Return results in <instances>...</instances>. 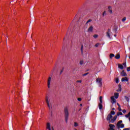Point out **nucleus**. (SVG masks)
<instances>
[{"label": "nucleus", "instance_id": "nucleus-55", "mask_svg": "<svg viewBox=\"0 0 130 130\" xmlns=\"http://www.w3.org/2000/svg\"><path fill=\"white\" fill-rule=\"evenodd\" d=\"M74 29H76V26H74Z\"/></svg>", "mask_w": 130, "mask_h": 130}, {"label": "nucleus", "instance_id": "nucleus-21", "mask_svg": "<svg viewBox=\"0 0 130 130\" xmlns=\"http://www.w3.org/2000/svg\"><path fill=\"white\" fill-rule=\"evenodd\" d=\"M81 54H84V46L83 45H81Z\"/></svg>", "mask_w": 130, "mask_h": 130}, {"label": "nucleus", "instance_id": "nucleus-52", "mask_svg": "<svg viewBox=\"0 0 130 130\" xmlns=\"http://www.w3.org/2000/svg\"><path fill=\"white\" fill-rule=\"evenodd\" d=\"M64 40H66V38H63V42H64Z\"/></svg>", "mask_w": 130, "mask_h": 130}, {"label": "nucleus", "instance_id": "nucleus-2", "mask_svg": "<svg viewBox=\"0 0 130 130\" xmlns=\"http://www.w3.org/2000/svg\"><path fill=\"white\" fill-rule=\"evenodd\" d=\"M96 82L100 88H102V78H98L96 80Z\"/></svg>", "mask_w": 130, "mask_h": 130}, {"label": "nucleus", "instance_id": "nucleus-29", "mask_svg": "<svg viewBox=\"0 0 130 130\" xmlns=\"http://www.w3.org/2000/svg\"><path fill=\"white\" fill-rule=\"evenodd\" d=\"M125 117H126L127 118H128V117H130V111L129 112V113H128V114L125 115Z\"/></svg>", "mask_w": 130, "mask_h": 130}, {"label": "nucleus", "instance_id": "nucleus-49", "mask_svg": "<svg viewBox=\"0 0 130 130\" xmlns=\"http://www.w3.org/2000/svg\"><path fill=\"white\" fill-rule=\"evenodd\" d=\"M117 105H118V107L120 108V105H119L118 103H117Z\"/></svg>", "mask_w": 130, "mask_h": 130}, {"label": "nucleus", "instance_id": "nucleus-57", "mask_svg": "<svg viewBox=\"0 0 130 130\" xmlns=\"http://www.w3.org/2000/svg\"><path fill=\"white\" fill-rule=\"evenodd\" d=\"M126 57H127V55H126Z\"/></svg>", "mask_w": 130, "mask_h": 130}, {"label": "nucleus", "instance_id": "nucleus-20", "mask_svg": "<svg viewBox=\"0 0 130 130\" xmlns=\"http://www.w3.org/2000/svg\"><path fill=\"white\" fill-rule=\"evenodd\" d=\"M114 96H115V98L116 99H117V98H118V96H119V93L116 92L114 93Z\"/></svg>", "mask_w": 130, "mask_h": 130}, {"label": "nucleus", "instance_id": "nucleus-25", "mask_svg": "<svg viewBox=\"0 0 130 130\" xmlns=\"http://www.w3.org/2000/svg\"><path fill=\"white\" fill-rule=\"evenodd\" d=\"M124 127V124H120L119 128H123Z\"/></svg>", "mask_w": 130, "mask_h": 130}, {"label": "nucleus", "instance_id": "nucleus-24", "mask_svg": "<svg viewBox=\"0 0 130 130\" xmlns=\"http://www.w3.org/2000/svg\"><path fill=\"white\" fill-rule=\"evenodd\" d=\"M101 103V104L103 103V101H102V96H100V103Z\"/></svg>", "mask_w": 130, "mask_h": 130}, {"label": "nucleus", "instance_id": "nucleus-39", "mask_svg": "<svg viewBox=\"0 0 130 130\" xmlns=\"http://www.w3.org/2000/svg\"><path fill=\"white\" fill-rule=\"evenodd\" d=\"M118 110L119 111H122V110L121 109V108H120H120L119 107H118Z\"/></svg>", "mask_w": 130, "mask_h": 130}, {"label": "nucleus", "instance_id": "nucleus-38", "mask_svg": "<svg viewBox=\"0 0 130 130\" xmlns=\"http://www.w3.org/2000/svg\"><path fill=\"white\" fill-rule=\"evenodd\" d=\"M94 38L96 39L98 38V35H94L93 36Z\"/></svg>", "mask_w": 130, "mask_h": 130}, {"label": "nucleus", "instance_id": "nucleus-9", "mask_svg": "<svg viewBox=\"0 0 130 130\" xmlns=\"http://www.w3.org/2000/svg\"><path fill=\"white\" fill-rule=\"evenodd\" d=\"M109 126L110 127V130H115L114 129V127H115V125L112 124H110L109 125Z\"/></svg>", "mask_w": 130, "mask_h": 130}, {"label": "nucleus", "instance_id": "nucleus-36", "mask_svg": "<svg viewBox=\"0 0 130 130\" xmlns=\"http://www.w3.org/2000/svg\"><path fill=\"white\" fill-rule=\"evenodd\" d=\"M63 70H64V68H63L62 70H61L60 72V75H61V74H62V72H63Z\"/></svg>", "mask_w": 130, "mask_h": 130}, {"label": "nucleus", "instance_id": "nucleus-43", "mask_svg": "<svg viewBox=\"0 0 130 130\" xmlns=\"http://www.w3.org/2000/svg\"><path fill=\"white\" fill-rule=\"evenodd\" d=\"M123 130H130V128L129 127H128V128H125Z\"/></svg>", "mask_w": 130, "mask_h": 130}, {"label": "nucleus", "instance_id": "nucleus-44", "mask_svg": "<svg viewBox=\"0 0 130 130\" xmlns=\"http://www.w3.org/2000/svg\"><path fill=\"white\" fill-rule=\"evenodd\" d=\"M77 17H78V15H76L75 17H74V21H75V20H76L77 19Z\"/></svg>", "mask_w": 130, "mask_h": 130}, {"label": "nucleus", "instance_id": "nucleus-8", "mask_svg": "<svg viewBox=\"0 0 130 130\" xmlns=\"http://www.w3.org/2000/svg\"><path fill=\"white\" fill-rule=\"evenodd\" d=\"M112 118V115L109 114L107 117V120L110 121V119Z\"/></svg>", "mask_w": 130, "mask_h": 130}, {"label": "nucleus", "instance_id": "nucleus-32", "mask_svg": "<svg viewBox=\"0 0 130 130\" xmlns=\"http://www.w3.org/2000/svg\"><path fill=\"white\" fill-rule=\"evenodd\" d=\"M115 82L117 84H118V83L119 82V79L118 78H117L116 79Z\"/></svg>", "mask_w": 130, "mask_h": 130}, {"label": "nucleus", "instance_id": "nucleus-58", "mask_svg": "<svg viewBox=\"0 0 130 130\" xmlns=\"http://www.w3.org/2000/svg\"><path fill=\"white\" fill-rule=\"evenodd\" d=\"M62 49H63V47H62Z\"/></svg>", "mask_w": 130, "mask_h": 130}, {"label": "nucleus", "instance_id": "nucleus-1", "mask_svg": "<svg viewBox=\"0 0 130 130\" xmlns=\"http://www.w3.org/2000/svg\"><path fill=\"white\" fill-rule=\"evenodd\" d=\"M64 118L66 122H68V120H69V108L68 107H66L64 108Z\"/></svg>", "mask_w": 130, "mask_h": 130}, {"label": "nucleus", "instance_id": "nucleus-6", "mask_svg": "<svg viewBox=\"0 0 130 130\" xmlns=\"http://www.w3.org/2000/svg\"><path fill=\"white\" fill-rule=\"evenodd\" d=\"M118 29V27L116 25H114L113 28L112 29V31L114 33H117V29Z\"/></svg>", "mask_w": 130, "mask_h": 130}, {"label": "nucleus", "instance_id": "nucleus-27", "mask_svg": "<svg viewBox=\"0 0 130 130\" xmlns=\"http://www.w3.org/2000/svg\"><path fill=\"white\" fill-rule=\"evenodd\" d=\"M114 121L113 119H111L110 121H109V123H113L114 122Z\"/></svg>", "mask_w": 130, "mask_h": 130}, {"label": "nucleus", "instance_id": "nucleus-11", "mask_svg": "<svg viewBox=\"0 0 130 130\" xmlns=\"http://www.w3.org/2000/svg\"><path fill=\"white\" fill-rule=\"evenodd\" d=\"M121 123H122V120H119V121H118V122L117 123V128H119V127H120V124H121Z\"/></svg>", "mask_w": 130, "mask_h": 130}, {"label": "nucleus", "instance_id": "nucleus-53", "mask_svg": "<svg viewBox=\"0 0 130 130\" xmlns=\"http://www.w3.org/2000/svg\"><path fill=\"white\" fill-rule=\"evenodd\" d=\"M114 37H116V36H117L116 34L114 35Z\"/></svg>", "mask_w": 130, "mask_h": 130}, {"label": "nucleus", "instance_id": "nucleus-22", "mask_svg": "<svg viewBox=\"0 0 130 130\" xmlns=\"http://www.w3.org/2000/svg\"><path fill=\"white\" fill-rule=\"evenodd\" d=\"M114 56H115V55H114V54H112V53H111L110 54V58H112V57H114Z\"/></svg>", "mask_w": 130, "mask_h": 130}, {"label": "nucleus", "instance_id": "nucleus-40", "mask_svg": "<svg viewBox=\"0 0 130 130\" xmlns=\"http://www.w3.org/2000/svg\"><path fill=\"white\" fill-rule=\"evenodd\" d=\"M78 125H79L78 123H77V122H75L74 123V126H78Z\"/></svg>", "mask_w": 130, "mask_h": 130}, {"label": "nucleus", "instance_id": "nucleus-48", "mask_svg": "<svg viewBox=\"0 0 130 130\" xmlns=\"http://www.w3.org/2000/svg\"><path fill=\"white\" fill-rule=\"evenodd\" d=\"M77 83H82V80H78Z\"/></svg>", "mask_w": 130, "mask_h": 130}, {"label": "nucleus", "instance_id": "nucleus-45", "mask_svg": "<svg viewBox=\"0 0 130 130\" xmlns=\"http://www.w3.org/2000/svg\"><path fill=\"white\" fill-rule=\"evenodd\" d=\"M122 112L123 113H125V112H126V110H125V109H124L122 110Z\"/></svg>", "mask_w": 130, "mask_h": 130}, {"label": "nucleus", "instance_id": "nucleus-28", "mask_svg": "<svg viewBox=\"0 0 130 130\" xmlns=\"http://www.w3.org/2000/svg\"><path fill=\"white\" fill-rule=\"evenodd\" d=\"M122 113L121 112H117V116H119V115H122Z\"/></svg>", "mask_w": 130, "mask_h": 130}, {"label": "nucleus", "instance_id": "nucleus-35", "mask_svg": "<svg viewBox=\"0 0 130 130\" xmlns=\"http://www.w3.org/2000/svg\"><path fill=\"white\" fill-rule=\"evenodd\" d=\"M87 75H89V73H85V74H83L82 76L83 77H85V76H87Z\"/></svg>", "mask_w": 130, "mask_h": 130}, {"label": "nucleus", "instance_id": "nucleus-17", "mask_svg": "<svg viewBox=\"0 0 130 130\" xmlns=\"http://www.w3.org/2000/svg\"><path fill=\"white\" fill-rule=\"evenodd\" d=\"M118 67L119 69H120V70H123V66H122L121 64H118Z\"/></svg>", "mask_w": 130, "mask_h": 130}, {"label": "nucleus", "instance_id": "nucleus-4", "mask_svg": "<svg viewBox=\"0 0 130 130\" xmlns=\"http://www.w3.org/2000/svg\"><path fill=\"white\" fill-rule=\"evenodd\" d=\"M106 36L108 37L109 39H111V37H110V28L108 29L106 32Z\"/></svg>", "mask_w": 130, "mask_h": 130}, {"label": "nucleus", "instance_id": "nucleus-3", "mask_svg": "<svg viewBox=\"0 0 130 130\" xmlns=\"http://www.w3.org/2000/svg\"><path fill=\"white\" fill-rule=\"evenodd\" d=\"M46 103H47V105L49 108V109H51L52 108V107L51 105L50 106V104H49V101H48V98L46 97Z\"/></svg>", "mask_w": 130, "mask_h": 130}, {"label": "nucleus", "instance_id": "nucleus-51", "mask_svg": "<svg viewBox=\"0 0 130 130\" xmlns=\"http://www.w3.org/2000/svg\"><path fill=\"white\" fill-rule=\"evenodd\" d=\"M112 110H115V108H113L112 109Z\"/></svg>", "mask_w": 130, "mask_h": 130}, {"label": "nucleus", "instance_id": "nucleus-50", "mask_svg": "<svg viewBox=\"0 0 130 130\" xmlns=\"http://www.w3.org/2000/svg\"><path fill=\"white\" fill-rule=\"evenodd\" d=\"M69 29H68V32L66 34V36H68V33H69Z\"/></svg>", "mask_w": 130, "mask_h": 130}, {"label": "nucleus", "instance_id": "nucleus-7", "mask_svg": "<svg viewBox=\"0 0 130 130\" xmlns=\"http://www.w3.org/2000/svg\"><path fill=\"white\" fill-rule=\"evenodd\" d=\"M111 100L112 104H114V103H116V100H115L114 96L111 97Z\"/></svg>", "mask_w": 130, "mask_h": 130}, {"label": "nucleus", "instance_id": "nucleus-26", "mask_svg": "<svg viewBox=\"0 0 130 130\" xmlns=\"http://www.w3.org/2000/svg\"><path fill=\"white\" fill-rule=\"evenodd\" d=\"M110 114H111V115H114V114H115V112H114V111H111Z\"/></svg>", "mask_w": 130, "mask_h": 130}, {"label": "nucleus", "instance_id": "nucleus-5", "mask_svg": "<svg viewBox=\"0 0 130 130\" xmlns=\"http://www.w3.org/2000/svg\"><path fill=\"white\" fill-rule=\"evenodd\" d=\"M50 82H51V77H49L48 79V81H47V86L48 89L50 88Z\"/></svg>", "mask_w": 130, "mask_h": 130}, {"label": "nucleus", "instance_id": "nucleus-15", "mask_svg": "<svg viewBox=\"0 0 130 130\" xmlns=\"http://www.w3.org/2000/svg\"><path fill=\"white\" fill-rule=\"evenodd\" d=\"M46 126H47V129L51 130V128H50V123L49 122L47 123Z\"/></svg>", "mask_w": 130, "mask_h": 130}, {"label": "nucleus", "instance_id": "nucleus-34", "mask_svg": "<svg viewBox=\"0 0 130 130\" xmlns=\"http://www.w3.org/2000/svg\"><path fill=\"white\" fill-rule=\"evenodd\" d=\"M126 20V17H124L122 19V22H125Z\"/></svg>", "mask_w": 130, "mask_h": 130}, {"label": "nucleus", "instance_id": "nucleus-33", "mask_svg": "<svg viewBox=\"0 0 130 130\" xmlns=\"http://www.w3.org/2000/svg\"><path fill=\"white\" fill-rule=\"evenodd\" d=\"M83 63H84V61L81 60L80 61V66H83Z\"/></svg>", "mask_w": 130, "mask_h": 130}, {"label": "nucleus", "instance_id": "nucleus-16", "mask_svg": "<svg viewBox=\"0 0 130 130\" xmlns=\"http://www.w3.org/2000/svg\"><path fill=\"white\" fill-rule=\"evenodd\" d=\"M99 108L100 110H101L103 108V105L101 103H99Z\"/></svg>", "mask_w": 130, "mask_h": 130}, {"label": "nucleus", "instance_id": "nucleus-42", "mask_svg": "<svg viewBox=\"0 0 130 130\" xmlns=\"http://www.w3.org/2000/svg\"><path fill=\"white\" fill-rule=\"evenodd\" d=\"M127 72H130V67L127 68Z\"/></svg>", "mask_w": 130, "mask_h": 130}, {"label": "nucleus", "instance_id": "nucleus-46", "mask_svg": "<svg viewBox=\"0 0 130 130\" xmlns=\"http://www.w3.org/2000/svg\"><path fill=\"white\" fill-rule=\"evenodd\" d=\"M78 101H82V98H79L78 99Z\"/></svg>", "mask_w": 130, "mask_h": 130}, {"label": "nucleus", "instance_id": "nucleus-12", "mask_svg": "<svg viewBox=\"0 0 130 130\" xmlns=\"http://www.w3.org/2000/svg\"><path fill=\"white\" fill-rule=\"evenodd\" d=\"M121 76H122V77H126L127 74H126V73L124 72V71L123 70L121 73Z\"/></svg>", "mask_w": 130, "mask_h": 130}, {"label": "nucleus", "instance_id": "nucleus-54", "mask_svg": "<svg viewBox=\"0 0 130 130\" xmlns=\"http://www.w3.org/2000/svg\"><path fill=\"white\" fill-rule=\"evenodd\" d=\"M52 130H54V129L53 128V127L52 128Z\"/></svg>", "mask_w": 130, "mask_h": 130}, {"label": "nucleus", "instance_id": "nucleus-31", "mask_svg": "<svg viewBox=\"0 0 130 130\" xmlns=\"http://www.w3.org/2000/svg\"><path fill=\"white\" fill-rule=\"evenodd\" d=\"M117 118V115H115V116H114L113 118L112 119L115 121Z\"/></svg>", "mask_w": 130, "mask_h": 130}, {"label": "nucleus", "instance_id": "nucleus-30", "mask_svg": "<svg viewBox=\"0 0 130 130\" xmlns=\"http://www.w3.org/2000/svg\"><path fill=\"white\" fill-rule=\"evenodd\" d=\"M91 21H92V19H88V20H87V21L86 22L85 25H88V23H90V22H91Z\"/></svg>", "mask_w": 130, "mask_h": 130}, {"label": "nucleus", "instance_id": "nucleus-14", "mask_svg": "<svg viewBox=\"0 0 130 130\" xmlns=\"http://www.w3.org/2000/svg\"><path fill=\"white\" fill-rule=\"evenodd\" d=\"M108 11L109 12V13H110V14H112V8L111 6H109L108 7Z\"/></svg>", "mask_w": 130, "mask_h": 130}, {"label": "nucleus", "instance_id": "nucleus-10", "mask_svg": "<svg viewBox=\"0 0 130 130\" xmlns=\"http://www.w3.org/2000/svg\"><path fill=\"white\" fill-rule=\"evenodd\" d=\"M128 82V78L127 77H125L124 78H122L121 79V82Z\"/></svg>", "mask_w": 130, "mask_h": 130}, {"label": "nucleus", "instance_id": "nucleus-18", "mask_svg": "<svg viewBox=\"0 0 130 130\" xmlns=\"http://www.w3.org/2000/svg\"><path fill=\"white\" fill-rule=\"evenodd\" d=\"M115 58H116V59H119V58H120V55L119 54H117L115 56Z\"/></svg>", "mask_w": 130, "mask_h": 130}, {"label": "nucleus", "instance_id": "nucleus-56", "mask_svg": "<svg viewBox=\"0 0 130 130\" xmlns=\"http://www.w3.org/2000/svg\"><path fill=\"white\" fill-rule=\"evenodd\" d=\"M82 105H82V104H80V106H82Z\"/></svg>", "mask_w": 130, "mask_h": 130}, {"label": "nucleus", "instance_id": "nucleus-37", "mask_svg": "<svg viewBox=\"0 0 130 130\" xmlns=\"http://www.w3.org/2000/svg\"><path fill=\"white\" fill-rule=\"evenodd\" d=\"M99 45H100V44L99 43H97L95 45V47H98V46H99Z\"/></svg>", "mask_w": 130, "mask_h": 130}, {"label": "nucleus", "instance_id": "nucleus-23", "mask_svg": "<svg viewBox=\"0 0 130 130\" xmlns=\"http://www.w3.org/2000/svg\"><path fill=\"white\" fill-rule=\"evenodd\" d=\"M124 98L125 100L127 101V102H129V98H128V97L125 96Z\"/></svg>", "mask_w": 130, "mask_h": 130}, {"label": "nucleus", "instance_id": "nucleus-13", "mask_svg": "<svg viewBox=\"0 0 130 130\" xmlns=\"http://www.w3.org/2000/svg\"><path fill=\"white\" fill-rule=\"evenodd\" d=\"M88 32H93V26L91 25L87 30Z\"/></svg>", "mask_w": 130, "mask_h": 130}, {"label": "nucleus", "instance_id": "nucleus-19", "mask_svg": "<svg viewBox=\"0 0 130 130\" xmlns=\"http://www.w3.org/2000/svg\"><path fill=\"white\" fill-rule=\"evenodd\" d=\"M118 87L119 88L117 90V92H121V85H120V84H119Z\"/></svg>", "mask_w": 130, "mask_h": 130}, {"label": "nucleus", "instance_id": "nucleus-41", "mask_svg": "<svg viewBox=\"0 0 130 130\" xmlns=\"http://www.w3.org/2000/svg\"><path fill=\"white\" fill-rule=\"evenodd\" d=\"M123 66H124V67H125V68H126V62L123 63Z\"/></svg>", "mask_w": 130, "mask_h": 130}, {"label": "nucleus", "instance_id": "nucleus-47", "mask_svg": "<svg viewBox=\"0 0 130 130\" xmlns=\"http://www.w3.org/2000/svg\"><path fill=\"white\" fill-rule=\"evenodd\" d=\"M105 15H106V12L104 11L103 13V16H104Z\"/></svg>", "mask_w": 130, "mask_h": 130}]
</instances>
